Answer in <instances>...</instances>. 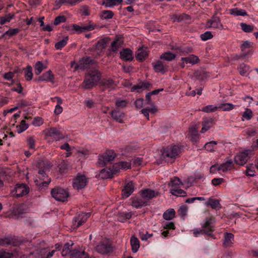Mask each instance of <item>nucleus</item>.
Returning a JSON list of instances; mask_svg holds the SVG:
<instances>
[{"mask_svg": "<svg viewBox=\"0 0 258 258\" xmlns=\"http://www.w3.org/2000/svg\"><path fill=\"white\" fill-rule=\"evenodd\" d=\"M40 166H43V169H40L38 172V179H35L36 185L40 188L45 187L48 186L51 179L46 174V171L49 169L50 165L48 161L46 163L42 162L40 163Z\"/></svg>", "mask_w": 258, "mask_h": 258, "instance_id": "f257e3e1", "label": "nucleus"}, {"mask_svg": "<svg viewBox=\"0 0 258 258\" xmlns=\"http://www.w3.org/2000/svg\"><path fill=\"white\" fill-rule=\"evenodd\" d=\"M100 79V76L98 71L93 70L89 72L85 76L83 82V87L86 89L92 88L96 85Z\"/></svg>", "mask_w": 258, "mask_h": 258, "instance_id": "f03ea898", "label": "nucleus"}, {"mask_svg": "<svg viewBox=\"0 0 258 258\" xmlns=\"http://www.w3.org/2000/svg\"><path fill=\"white\" fill-rule=\"evenodd\" d=\"M202 230L199 229L193 230V234L195 236L198 237L204 233L211 235L214 227L213 220L211 218H206L204 222L202 224Z\"/></svg>", "mask_w": 258, "mask_h": 258, "instance_id": "7ed1b4c3", "label": "nucleus"}, {"mask_svg": "<svg viewBox=\"0 0 258 258\" xmlns=\"http://www.w3.org/2000/svg\"><path fill=\"white\" fill-rule=\"evenodd\" d=\"M253 154V151L251 149L244 150L239 152L235 156V162L240 166L244 165L248 161V160Z\"/></svg>", "mask_w": 258, "mask_h": 258, "instance_id": "20e7f679", "label": "nucleus"}, {"mask_svg": "<svg viewBox=\"0 0 258 258\" xmlns=\"http://www.w3.org/2000/svg\"><path fill=\"white\" fill-rule=\"evenodd\" d=\"M181 148L177 145L171 146L164 149L162 153V157L166 160L174 159L180 153Z\"/></svg>", "mask_w": 258, "mask_h": 258, "instance_id": "39448f33", "label": "nucleus"}, {"mask_svg": "<svg viewBox=\"0 0 258 258\" xmlns=\"http://www.w3.org/2000/svg\"><path fill=\"white\" fill-rule=\"evenodd\" d=\"M205 27L208 29L223 30L226 29L222 24L220 18L217 16H213L208 20L205 24Z\"/></svg>", "mask_w": 258, "mask_h": 258, "instance_id": "423d86ee", "label": "nucleus"}, {"mask_svg": "<svg viewBox=\"0 0 258 258\" xmlns=\"http://www.w3.org/2000/svg\"><path fill=\"white\" fill-rule=\"evenodd\" d=\"M51 195L56 201L64 202L66 201L69 194L66 190L61 188H54L51 191Z\"/></svg>", "mask_w": 258, "mask_h": 258, "instance_id": "0eeeda50", "label": "nucleus"}, {"mask_svg": "<svg viewBox=\"0 0 258 258\" xmlns=\"http://www.w3.org/2000/svg\"><path fill=\"white\" fill-rule=\"evenodd\" d=\"M29 187L25 184H17L11 191L12 196L19 198L28 194Z\"/></svg>", "mask_w": 258, "mask_h": 258, "instance_id": "6e6552de", "label": "nucleus"}, {"mask_svg": "<svg viewBox=\"0 0 258 258\" xmlns=\"http://www.w3.org/2000/svg\"><path fill=\"white\" fill-rule=\"evenodd\" d=\"M45 137L47 140L59 141L64 138L60 132L56 128H50L45 130Z\"/></svg>", "mask_w": 258, "mask_h": 258, "instance_id": "1a4fd4ad", "label": "nucleus"}, {"mask_svg": "<svg viewBox=\"0 0 258 258\" xmlns=\"http://www.w3.org/2000/svg\"><path fill=\"white\" fill-rule=\"evenodd\" d=\"M90 216V213H81L76 216L73 221V227L76 228L82 225L85 222L88 218Z\"/></svg>", "mask_w": 258, "mask_h": 258, "instance_id": "9d476101", "label": "nucleus"}, {"mask_svg": "<svg viewBox=\"0 0 258 258\" xmlns=\"http://www.w3.org/2000/svg\"><path fill=\"white\" fill-rule=\"evenodd\" d=\"M88 182L85 176L78 175L73 180V186L74 188L77 189H80L84 188Z\"/></svg>", "mask_w": 258, "mask_h": 258, "instance_id": "9b49d317", "label": "nucleus"}, {"mask_svg": "<svg viewBox=\"0 0 258 258\" xmlns=\"http://www.w3.org/2000/svg\"><path fill=\"white\" fill-rule=\"evenodd\" d=\"M92 60L90 57L83 58L81 59L79 63H76L75 61L71 62V66L74 67L75 70L81 69L84 70L87 68L88 64H90Z\"/></svg>", "mask_w": 258, "mask_h": 258, "instance_id": "f8f14e48", "label": "nucleus"}, {"mask_svg": "<svg viewBox=\"0 0 258 258\" xmlns=\"http://www.w3.org/2000/svg\"><path fill=\"white\" fill-rule=\"evenodd\" d=\"M181 60L182 62L180 63V66L182 68H183L188 63L194 65L198 63L199 58L197 55L191 54L187 57H181Z\"/></svg>", "mask_w": 258, "mask_h": 258, "instance_id": "ddd939ff", "label": "nucleus"}, {"mask_svg": "<svg viewBox=\"0 0 258 258\" xmlns=\"http://www.w3.org/2000/svg\"><path fill=\"white\" fill-rule=\"evenodd\" d=\"M212 118H205L202 122V128L201 131L202 134H204L209 130L214 125Z\"/></svg>", "mask_w": 258, "mask_h": 258, "instance_id": "4468645a", "label": "nucleus"}, {"mask_svg": "<svg viewBox=\"0 0 258 258\" xmlns=\"http://www.w3.org/2000/svg\"><path fill=\"white\" fill-rule=\"evenodd\" d=\"M131 168V163L130 162L121 161L116 163L113 166L114 172L117 173L120 169H128Z\"/></svg>", "mask_w": 258, "mask_h": 258, "instance_id": "2eb2a0df", "label": "nucleus"}, {"mask_svg": "<svg viewBox=\"0 0 258 258\" xmlns=\"http://www.w3.org/2000/svg\"><path fill=\"white\" fill-rule=\"evenodd\" d=\"M54 77L52 72L49 70L43 73L41 76L39 77L37 79L38 81H45L47 82H50L54 84Z\"/></svg>", "mask_w": 258, "mask_h": 258, "instance_id": "dca6fc26", "label": "nucleus"}, {"mask_svg": "<svg viewBox=\"0 0 258 258\" xmlns=\"http://www.w3.org/2000/svg\"><path fill=\"white\" fill-rule=\"evenodd\" d=\"M71 258H90L88 253L82 249H73L71 253Z\"/></svg>", "mask_w": 258, "mask_h": 258, "instance_id": "f3484780", "label": "nucleus"}, {"mask_svg": "<svg viewBox=\"0 0 258 258\" xmlns=\"http://www.w3.org/2000/svg\"><path fill=\"white\" fill-rule=\"evenodd\" d=\"M123 41L121 38L116 37L111 42L109 50L110 51L116 52L121 47Z\"/></svg>", "mask_w": 258, "mask_h": 258, "instance_id": "a211bd4d", "label": "nucleus"}, {"mask_svg": "<svg viewBox=\"0 0 258 258\" xmlns=\"http://www.w3.org/2000/svg\"><path fill=\"white\" fill-rule=\"evenodd\" d=\"M134 186L133 182L130 181L126 183L122 191V195L123 198H128L134 191Z\"/></svg>", "mask_w": 258, "mask_h": 258, "instance_id": "6ab92c4d", "label": "nucleus"}, {"mask_svg": "<svg viewBox=\"0 0 258 258\" xmlns=\"http://www.w3.org/2000/svg\"><path fill=\"white\" fill-rule=\"evenodd\" d=\"M142 197L145 200H150L158 195V192L149 189H143L141 191Z\"/></svg>", "mask_w": 258, "mask_h": 258, "instance_id": "aec40b11", "label": "nucleus"}, {"mask_svg": "<svg viewBox=\"0 0 258 258\" xmlns=\"http://www.w3.org/2000/svg\"><path fill=\"white\" fill-rule=\"evenodd\" d=\"M120 58L125 61H131L133 59L132 51L130 49H123L120 52Z\"/></svg>", "mask_w": 258, "mask_h": 258, "instance_id": "412c9836", "label": "nucleus"}, {"mask_svg": "<svg viewBox=\"0 0 258 258\" xmlns=\"http://www.w3.org/2000/svg\"><path fill=\"white\" fill-rule=\"evenodd\" d=\"M116 172H114V170L112 168L110 169H103L100 172L98 176L102 179L111 178L112 177L113 175Z\"/></svg>", "mask_w": 258, "mask_h": 258, "instance_id": "4be33fe9", "label": "nucleus"}, {"mask_svg": "<svg viewBox=\"0 0 258 258\" xmlns=\"http://www.w3.org/2000/svg\"><path fill=\"white\" fill-rule=\"evenodd\" d=\"M148 51L146 47H141L138 49L136 53V58L138 60L142 61L144 60L148 56Z\"/></svg>", "mask_w": 258, "mask_h": 258, "instance_id": "5701e85b", "label": "nucleus"}, {"mask_svg": "<svg viewBox=\"0 0 258 258\" xmlns=\"http://www.w3.org/2000/svg\"><path fill=\"white\" fill-rule=\"evenodd\" d=\"M234 241V235L231 233H226L224 235L223 244L225 247L232 246Z\"/></svg>", "mask_w": 258, "mask_h": 258, "instance_id": "b1692460", "label": "nucleus"}, {"mask_svg": "<svg viewBox=\"0 0 258 258\" xmlns=\"http://www.w3.org/2000/svg\"><path fill=\"white\" fill-rule=\"evenodd\" d=\"M96 249L98 252L102 254L108 253L111 250V247L109 245L102 243L97 245Z\"/></svg>", "mask_w": 258, "mask_h": 258, "instance_id": "393cba45", "label": "nucleus"}, {"mask_svg": "<svg viewBox=\"0 0 258 258\" xmlns=\"http://www.w3.org/2000/svg\"><path fill=\"white\" fill-rule=\"evenodd\" d=\"M154 70L157 73H164L167 71V67L164 66L160 61H157L153 63Z\"/></svg>", "mask_w": 258, "mask_h": 258, "instance_id": "a878e982", "label": "nucleus"}, {"mask_svg": "<svg viewBox=\"0 0 258 258\" xmlns=\"http://www.w3.org/2000/svg\"><path fill=\"white\" fill-rule=\"evenodd\" d=\"M147 201L141 198H135L132 199V206L136 208H139L146 206Z\"/></svg>", "mask_w": 258, "mask_h": 258, "instance_id": "bb28decb", "label": "nucleus"}, {"mask_svg": "<svg viewBox=\"0 0 258 258\" xmlns=\"http://www.w3.org/2000/svg\"><path fill=\"white\" fill-rule=\"evenodd\" d=\"M74 245V243L72 241L67 242L62 250L61 255L63 256L70 255L71 253L73 250L71 249L72 246Z\"/></svg>", "mask_w": 258, "mask_h": 258, "instance_id": "cd10ccee", "label": "nucleus"}, {"mask_svg": "<svg viewBox=\"0 0 258 258\" xmlns=\"http://www.w3.org/2000/svg\"><path fill=\"white\" fill-rule=\"evenodd\" d=\"M150 84L147 82H142L139 84L134 86L131 88L132 92L136 91L137 92H141L143 90L147 89Z\"/></svg>", "mask_w": 258, "mask_h": 258, "instance_id": "c85d7f7f", "label": "nucleus"}, {"mask_svg": "<svg viewBox=\"0 0 258 258\" xmlns=\"http://www.w3.org/2000/svg\"><path fill=\"white\" fill-rule=\"evenodd\" d=\"M122 2V0H104L102 2V5L105 8H112L121 4Z\"/></svg>", "mask_w": 258, "mask_h": 258, "instance_id": "c756f323", "label": "nucleus"}, {"mask_svg": "<svg viewBox=\"0 0 258 258\" xmlns=\"http://www.w3.org/2000/svg\"><path fill=\"white\" fill-rule=\"evenodd\" d=\"M111 115L112 118L117 122L119 123L123 122L122 118L124 117V113L122 112L114 110L111 112Z\"/></svg>", "mask_w": 258, "mask_h": 258, "instance_id": "7c9ffc66", "label": "nucleus"}, {"mask_svg": "<svg viewBox=\"0 0 258 258\" xmlns=\"http://www.w3.org/2000/svg\"><path fill=\"white\" fill-rule=\"evenodd\" d=\"M229 14L234 16H246L247 15L246 12L244 10L237 8L230 9L229 10Z\"/></svg>", "mask_w": 258, "mask_h": 258, "instance_id": "2f4dec72", "label": "nucleus"}, {"mask_svg": "<svg viewBox=\"0 0 258 258\" xmlns=\"http://www.w3.org/2000/svg\"><path fill=\"white\" fill-rule=\"evenodd\" d=\"M233 161L230 159L219 166L218 169L222 170L223 172H227L231 169Z\"/></svg>", "mask_w": 258, "mask_h": 258, "instance_id": "473e14b6", "label": "nucleus"}, {"mask_svg": "<svg viewBox=\"0 0 258 258\" xmlns=\"http://www.w3.org/2000/svg\"><path fill=\"white\" fill-rule=\"evenodd\" d=\"M131 244L133 252L134 253L137 252L140 247V241L139 239L135 236H132L131 238Z\"/></svg>", "mask_w": 258, "mask_h": 258, "instance_id": "72a5a7b5", "label": "nucleus"}, {"mask_svg": "<svg viewBox=\"0 0 258 258\" xmlns=\"http://www.w3.org/2000/svg\"><path fill=\"white\" fill-rule=\"evenodd\" d=\"M205 205L207 206H210L212 209H218L221 207L220 202L217 200L209 198V200L205 203Z\"/></svg>", "mask_w": 258, "mask_h": 258, "instance_id": "f704fd0d", "label": "nucleus"}, {"mask_svg": "<svg viewBox=\"0 0 258 258\" xmlns=\"http://www.w3.org/2000/svg\"><path fill=\"white\" fill-rule=\"evenodd\" d=\"M170 192L175 196L185 197L186 196V192L178 187H171Z\"/></svg>", "mask_w": 258, "mask_h": 258, "instance_id": "c9c22d12", "label": "nucleus"}, {"mask_svg": "<svg viewBox=\"0 0 258 258\" xmlns=\"http://www.w3.org/2000/svg\"><path fill=\"white\" fill-rule=\"evenodd\" d=\"M132 216L131 212H123L119 213L117 216V220L121 222H124L125 220L129 219Z\"/></svg>", "mask_w": 258, "mask_h": 258, "instance_id": "e433bc0d", "label": "nucleus"}, {"mask_svg": "<svg viewBox=\"0 0 258 258\" xmlns=\"http://www.w3.org/2000/svg\"><path fill=\"white\" fill-rule=\"evenodd\" d=\"M175 211L173 209H170L166 210L163 215L164 219L166 220H170L175 217Z\"/></svg>", "mask_w": 258, "mask_h": 258, "instance_id": "4c0bfd02", "label": "nucleus"}, {"mask_svg": "<svg viewBox=\"0 0 258 258\" xmlns=\"http://www.w3.org/2000/svg\"><path fill=\"white\" fill-rule=\"evenodd\" d=\"M107 39H102L98 41L96 44V48L100 52L106 47L107 43Z\"/></svg>", "mask_w": 258, "mask_h": 258, "instance_id": "58836bf2", "label": "nucleus"}, {"mask_svg": "<svg viewBox=\"0 0 258 258\" xmlns=\"http://www.w3.org/2000/svg\"><path fill=\"white\" fill-rule=\"evenodd\" d=\"M176 55L170 51L165 52L160 56V58L166 60L171 61L175 58Z\"/></svg>", "mask_w": 258, "mask_h": 258, "instance_id": "ea45409f", "label": "nucleus"}, {"mask_svg": "<svg viewBox=\"0 0 258 258\" xmlns=\"http://www.w3.org/2000/svg\"><path fill=\"white\" fill-rule=\"evenodd\" d=\"M45 66L40 61H37L34 66L35 73L37 75L41 74L42 71L45 69Z\"/></svg>", "mask_w": 258, "mask_h": 258, "instance_id": "a19ab883", "label": "nucleus"}, {"mask_svg": "<svg viewBox=\"0 0 258 258\" xmlns=\"http://www.w3.org/2000/svg\"><path fill=\"white\" fill-rule=\"evenodd\" d=\"M255 166H254L253 164H249L247 165L245 172L246 175L250 177L254 176L255 175Z\"/></svg>", "mask_w": 258, "mask_h": 258, "instance_id": "79ce46f5", "label": "nucleus"}, {"mask_svg": "<svg viewBox=\"0 0 258 258\" xmlns=\"http://www.w3.org/2000/svg\"><path fill=\"white\" fill-rule=\"evenodd\" d=\"M113 15L114 14L111 11L105 10L101 12L100 17L103 20H107L111 19Z\"/></svg>", "mask_w": 258, "mask_h": 258, "instance_id": "37998d69", "label": "nucleus"}, {"mask_svg": "<svg viewBox=\"0 0 258 258\" xmlns=\"http://www.w3.org/2000/svg\"><path fill=\"white\" fill-rule=\"evenodd\" d=\"M217 144V142L211 141L207 143L205 145L204 147L207 151L213 152L216 149Z\"/></svg>", "mask_w": 258, "mask_h": 258, "instance_id": "c03bdc74", "label": "nucleus"}, {"mask_svg": "<svg viewBox=\"0 0 258 258\" xmlns=\"http://www.w3.org/2000/svg\"><path fill=\"white\" fill-rule=\"evenodd\" d=\"M25 77L26 80L30 81L33 78L32 68L30 66H28L24 69Z\"/></svg>", "mask_w": 258, "mask_h": 258, "instance_id": "a18cd8bd", "label": "nucleus"}, {"mask_svg": "<svg viewBox=\"0 0 258 258\" xmlns=\"http://www.w3.org/2000/svg\"><path fill=\"white\" fill-rule=\"evenodd\" d=\"M234 105L230 103H226L220 104L218 106L219 108H221L223 111H228L234 108Z\"/></svg>", "mask_w": 258, "mask_h": 258, "instance_id": "49530a36", "label": "nucleus"}, {"mask_svg": "<svg viewBox=\"0 0 258 258\" xmlns=\"http://www.w3.org/2000/svg\"><path fill=\"white\" fill-rule=\"evenodd\" d=\"M156 110V108L155 106H150L147 107L146 108H144L141 110V112L148 119H149V112H154Z\"/></svg>", "mask_w": 258, "mask_h": 258, "instance_id": "de8ad7c7", "label": "nucleus"}, {"mask_svg": "<svg viewBox=\"0 0 258 258\" xmlns=\"http://www.w3.org/2000/svg\"><path fill=\"white\" fill-rule=\"evenodd\" d=\"M241 29L246 33L252 32L254 29V26L253 25H248L244 23H240Z\"/></svg>", "mask_w": 258, "mask_h": 258, "instance_id": "09e8293b", "label": "nucleus"}, {"mask_svg": "<svg viewBox=\"0 0 258 258\" xmlns=\"http://www.w3.org/2000/svg\"><path fill=\"white\" fill-rule=\"evenodd\" d=\"M68 40V37H65L61 40L57 42L55 44V48L57 50L61 49L63 46H64Z\"/></svg>", "mask_w": 258, "mask_h": 258, "instance_id": "8fccbe9b", "label": "nucleus"}, {"mask_svg": "<svg viewBox=\"0 0 258 258\" xmlns=\"http://www.w3.org/2000/svg\"><path fill=\"white\" fill-rule=\"evenodd\" d=\"M28 128V124L25 120H22L20 124L17 126V132L19 134L22 133Z\"/></svg>", "mask_w": 258, "mask_h": 258, "instance_id": "3c124183", "label": "nucleus"}, {"mask_svg": "<svg viewBox=\"0 0 258 258\" xmlns=\"http://www.w3.org/2000/svg\"><path fill=\"white\" fill-rule=\"evenodd\" d=\"M19 31L20 30L18 28L10 29L3 34V37L6 36H8L9 37H11L17 34Z\"/></svg>", "mask_w": 258, "mask_h": 258, "instance_id": "603ef678", "label": "nucleus"}, {"mask_svg": "<svg viewBox=\"0 0 258 258\" xmlns=\"http://www.w3.org/2000/svg\"><path fill=\"white\" fill-rule=\"evenodd\" d=\"M249 70V66L244 63H242L239 68V72L241 75L245 76Z\"/></svg>", "mask_w": 258, "mask_h": 258, "instance_id": "864d4df0", "label": "nucleus"}, {"mask_svg": "<svg viewBox=\"0 0 258 258\" xmlns=\"http://www.w3.org/2000/svg\"><path fill=\"white\" fill-rule=\"evenodd\" d=\"M218 108V106L213 105H208L203 107L201 110L206 113H210L216 111Z\"/></svg>", "mask_w": 258, "mask_h": 258, "instance_id": "5fc2aeb1", "label": "nucleus"}, {"mask_svg": "<svg viewBox=\"0 0 258 258\" xmlns=\"http://www.w3.org/2000/svg\"><path fill=\"white\" fill-rule=\"evenodd\" d=\"M187 207L185 205L181 206L178 211V213L179 216L182 218L183 220L184 219L185 216L186 215L187 213Z\"/></svg>", "mask_w": 258, "mask_h": 258, "instance_id": "6e6d98bb", "label": "nucleus"}, {"mask_svg": "<svg viewBox=\"0 0 258 258\" xmlns=\"http://www.w3.org/2000/svg\"><path fill=\"white\" fill-rule=\"evenodd\" d=\"M108 163H109V161H107V159H106V157L103 154L98 156V163L100 166H105Z\"/></svg>", "mask_w": 258, "mask_h": 258, "instance_id": "4d7b16f0", "label": "nucleus"}, {"mask_svg": "<svg viewBox=\"0 0 258 258\" xmlns=\"http://www.w3.org/2000/svg\"><path fill=\"white\" fill-rule=\"evenodd\" d=\"M83 26L84 32L93 30L97 27V26L91 21H89L88 24L83 25Z\"/></svg>", "mask_w": 258, "mask_h": 258, "instance_id": "13d9d810", "label": "nucleus"}, {"mask_svg": "<svg viewBox=\"0 0 258 258\" xmlns=\"http://www.w3.org/2000/svg\"><path fill=\"white\" fill-rule=\"evenodd\" d=\"M169 184V185L171 186V187H179L180 185L182 184V182H181L179 178L175 177L171 180V181Z\"/></svg>", "mask_w": 258, "mask_h": 258, "instance_id": "bf43d9fd", "label": "nucleus"}, {"mask_svg": "<svg viewBox=\"0 0 258 258\" xmlns=\"http://www.w3.org/2000/svg\"><path fill=\"white\" fill-rule=\"evenodd\" d=\"M103 154L105 156L106 159H107V161H108L109 162L112 161L115 156V153L112 151H108Z\"/></svg>", "mask_w": 258, "mask_h": 258, "instance_id": "052dcab7", "label": "nucleus"}, {"mask_svg": "<svg viewBox=\"0 0 258 258\" xmlns=\"http://www.w3.org/2000/svg\"><path fill=\"white\" fill-rule=\"evenodd\" d=\"M14 15L8 14L5 17H0V24L4 25L7 22H9L13 18Z\"/></svg>", "mask_w": 258, "mask_h": 258, "instance_id": "680f3d73", "label": "nucleus"}, {"mask_svg": "<svg viewBox=\"0 0 258 258\" xmlns=\"http://www.w3.org/2000/svg\"><path fill=\"white\" fill-rule=\"evenodd\" d=\"M83 26H80L77 24H73L72 26V30L74 32V33H76L78 34L84 32L83 30Z\"/></svg>", "mask_w": 258, "mask_h": 258, "instance_id": "e2e57ef3", "label": "nucleus"}, {"mask_svg": "<svg viewBox=\"0 0 258 258\" xmlns=\"http://www.w3.org/2000/svg\"><path fill=\"white\" fill-rule=\"evenodd\" d=\"M127 101L124 99H117L115 101V105L116 108H123L126 106Z\"/></svg>", "mask_w": 258, "mask_h": 258, "instance_id": "0e129e2a", "label": "nucleus"}, {"mask_svg": "<svg viewBox=\"0 0 258 258\" xmlns=\"http://www.w3.org/2000/svg\"><path fill=\"white\" fill-rule=\"evenodd\" d=\"M213 37V35L211 31H206L201 35V38L203 41L208 40Z\"/></svg>", "mask_w": 258, "mask_h": 258, "instance_id": "69168bd1", "label": "nucleus"}, {"mask_svg": "<svg viewBox=\"0 0 258 258\" xmlns=\"http://www.w3.org/2000/svg\"><path fill=\"white\" fill-rule=\"evenodd\" d=\"M252 116V111L248 108H246L245 111L242 114V117L246 120H249L251 118Z\"/></svg>", "mask_w": 258, "mask_h": 258, "instance_id": "338daca9", "label": "nucleus"}, {"mask_svg": "<svg viewBox=\"0 0 258 258\" xmlns=\"http://www.w3.org/2000/svg\"><path fill=\"white\" fill-rule=\"evenodd\" d=\"M66 18L64 16H58L56 17L54 21V25H57L60 23L66 22Z\"/></svg>", "mask_w": 258, "mask_h": 258, "instance_id": "774afa93", "label": "nucleus"}]
</instances>
